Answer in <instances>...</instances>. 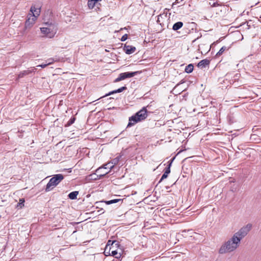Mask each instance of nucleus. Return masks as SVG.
<instances>
[{"instance_id":"f257e3e1","label":"nucleus","mask_w":261,"mask_h":261,"mask_svg":"<svg viewBox=\"0 0 261 261\" xmlns=\"http://www.w3.org/2000/svg\"><path fill=\"white\" fill-rule=\"evenodd\" d=\"M240 242L233 236L231 239L223 243L219 250L220 254H225L234 251L240 245Z\"/></svg>"},{"instance_id":"f03ea898","label":"nucleus","mask_w":261,"mask_h":261,"mask_svg":"<svg viewBox=\"0 0 261 261\" xmlns=\"http://www.w3.org/2000/svg\"><path fill=\"white\" fill-rule=\"evenodd\" d=\"M147 113L146 107H143L142 109L129 118L127 127H131L136 123L144 120L148 116Z\"/></svg>"},{"instance_id":"7ed1b4c3","label":"nucleus","mask_w":261,"mask_h":261,"mask_svg":"<svg viewBox=\"0 0 261 261\" xmlns=\"http://www.w3.org/2000/svg\"><path fill=\"white\" fill-rule=\"evenodd\" d=\"M64 176L61 174L54 175L47 183L45 188L46 192H49L56 187L63 179Z\"/></svg>"},{"instance_id":"20e7f679","label":"nucleus","mask_w":261,"mask_h":261,"mask_svg":"<svg viewBox=\"0 0 261 261\" xmlns=\"http://www.w3.org/2000/svg\"><path fill=\"white\" fill-rule=\"evenodd\" d=\"M252 228V224L248 223L246 225L243 226L239 229L238 231L236 232L233 236L238 239L240 242L243 239L248 232L250 231Z\"/></svg>"},{"instance_id":"39448f33","label":"nucleus","mask_w":261,"mask_h":261,"mask_svg":"<svg viewBox=\"0 0 261 261\" xmlns=\"http://www.w3.org/2000/svg\"><path fill=\"white\" fill-rule=\"evenodd\" d=\"M139 71H135L121 73L119 74L118 77L114 80V82L117 83L125 79L132 77L139 73Z\"/></svg>"},{"instance_id":"423d86ee","label":"nucleus","mask_w":261,"mask_h":261,"mask_svg":"<svg viewBox=\"0 0 261 261\" xmlns=\"http://www.w3.org/2000/svg\"><path fill=\"white\" fill-rule=\"evenodd\" d=\"M45 24L49 30L50 35L54 36L58 30L57 24L55 22L53 23L47 22Z\"/></svg>"},{"instance_id":"0eeeda50","label":"nucleus","mask_w":261,"mask_h":261,"mask_svg":"<svg viewBox=\"0 0 261 261\" xmlns=\"http://www.w3.org/2000/svg\"><path fill=\"white\" fill-rule=\"evenodd\" d=\"M122 250L121 248L117 250H112L111 252H105L106 255L108 254L109 255L114 256L116 258H120L122 255Z\"/></svg>"},{"instance_id":"6e6552de","label":"nucleus","mask_w":261,"mask_h":261,"mask_svg":"<svg viewBox=\"0 0 261 261\" xmlns=\"http://www.w3.org/2000/svg\"><path fill=\"white\" fill-rule=\"evenodd\" d=\"M109 173V172H106L103 173L101 174H96L93 173L91 174L88 176L87 178L89 180H96L102 178L103 177H104L106 174H107Z\"/></svg>"},{"instance_id":"1a4fd4ad","label":"nucleus","mask_w":261,"mask_h":261,"mask_svg":"<svg viewBox=\"0 0 261 261\" xmlns=\"http://www.w3.org/2000/svg\"><path fill=\"white\" fill-rule=\"evenodd\" d=\"M36 19L34 17H32V18H29L25 21L24 31H25L27 29H30L34 24Z\"/></svg>"},{"instance_id":"9d476101","label":"nucleus","mask_w":261,"mask_h":261,"mask_svg":"<svg viewBox=\"0 0 261 261\" xmlns=\"http://www.w3.org/2000/svg\"><path fill=\"white\" fill-rule=\"evenodd\" d=\"M123 50L125 54L127 55H130L136 51V48L134 46L130 45H126L125 44L123 47Z\"/></svg>"},{"instance_id":"9b49d317","label":"nucleus","mask_w":261,"mask_h":261,"mask_svg":"<svg viewBox=\"0 0 261 261\" xmlns=\"http://www.w3.org/2000/svg\"><path fill=\"white\" fill-rule=\"evenodd\" d=\"M31 12L33 13L32 17L36 19L37 17L40 13V7L36 8L35 6H32L30 9Z\"/></svg>"},{"instance_id":"f8f14e48","label":"nucleus","mask_w":261,"mask_h":261,"mask_svg":"<svg viewBox=\"0 0 261 261\" xmlns=\"http://www.w3.org/2000/svg\"><path fill=\"white\" fill-rule=\"evenodd\" d=\"M126 89H127V87L126 86H123V87H121L120 88H118L117 90H115L110 91V92H109L108 93L106 94L103 96L101 97V98H103V97H107V96H109V95H111L115 94V93L122 92V91H123L124 90H125Z\"/></svg>"},{"instance_id":"ddd939ff","label":"nucleus","mask_w":261,"mask_h":261,"mask_svg":"<svg viewBox=\"0 0 261 261\" xmlns=\"http://www.w3.org/2000/svg\"><path fill=\"white\" fill-rule=\"evenodd\" d=\"M210 63V61L208 59H204L200 61L197 64V66L200 68H203L208 66Z\"/></svg>"},{"instance_id":"4468645a","label":"nucleus","mask_w":261,"mask_h":261,"mask_svg":"<svg viewBox=\"0 0 261 261\" xmlns=\"http://www.w3.org/2000/svg\"><path fill=\"white\" fill-rule=\"evenodd\" d=\"M36 70L35 68L33 69L32 70H24L22 72H21L18 75V77L19 79L22 78L24 77V76L27 75H29L30 73H31L32 72H34Z\"/></svg>"},{"instance_id":"2eb2a0df","label":"nucleus","mask_w":261,"mask_h":261,"mask_svg":"<svg viewBox=\"0 0 261 261\" xmlns=\"http://www.w3.org/2000/svg\"><path fill=\"white\" fill-rule=\"evenodd\" d=\"M170 171L171 170L169 167H166L164 172L162 175L160 181H159V183H160L162 180L166 179L168 177V174L170 173Z\"/></svg>"},{"instance_id":"dca6fc26","label":"nucleus","mask_w":261,"mask_h":261,"mask_svg":"<svg viewBox=\"0 0 261 261\" xmlns=\"http://www.w3.org/2000/svg\"><path fill=\"white\" fill-rule=\"evenodd\" d=\"M40 30H41V33L44 34V35H45V36L47 37L51 38L54 37V36L50 35L49 30L48 28H47V27L41 28Z\"/></svg>"},{"instance_id":"f3484780","label":"nucleus","mask_w":261,"mask_h":261,"mask_svg":"<svg viewBox=\"0 0 261 261\" xmlns=\"http://www.w3.org/2000/svg\"><path fill=\"white\" fill-rule=\"evenodd\" d=\"M182 26L183 23L181 21H178L173 24L172 29L174 31H177L181 28Z\"/></svg>"},{"instance_id":"a211bd4d","label":"nucleus","mask_w":261,"mask_h":261,"mask_svg":"<svg viewBox=\"0 0 261 261\" xmlns=\"http://www.w3.org/2000/svg\"><path fill=\"white\" fill-rule=\"evenodd\" d=\"M230 47L223 46H222L219 51L216 54V57H219L221 56L225 50H228L229 49Z\"/></svg>"},{"instance_id":"6ab92c4d","label":"nucleus","mask_w":261,"mask_h":261,"mask_svg":"<svg viewBox=\"0 0 261 261\" xmlns=\"http://www.w3.org/2000/svg\"><path fill=\"white\" fill-rule=\"evenodd\" d=\"M78 194L79 191H73L68 194V197L71 200L76 199Z\"/></svg>"},{"instance_id":"aec40b11","label":"nucleus","mask_w":261,"mask_h":261,"mask_svg":"<svg viewBox=\"0 0 261 261\" xmlns=\"http://www.w3.org/2000/svg\"><path fill=\"white\" fill-rule=\"evenodd\" d=\"M194 66L192 64H190L185 68V71L186 73H190L193 71Z\"/></svg>"},{"instance_id":"412c9836","label":"nucleus","mask_w":261,"mask_h":261,"mask_svg":"<svg viewBox=\"0 0 261 261\" xmlns=\"http://www.w3.org/2000/svg\"><path fill=\"white\" fill-rule=\"evenodd\" d=\"M114 167V165H110V163L108 164H106L105 165H104V166L102 167V168H98L96 170V173H99L100 172V170H101L102 169H108V168H110V169H112V168H113Z\"/></svg>"},{"instance_id":"4be33fe9","label":"nucleus","mask_w":261,"mask_h":261,"mask_svg":"<svg viewBox=\"0 0 261 261\" xmlns=\"http://www.w3.org/2000/svg\"><path fill=\"white\" fill-rule=\"evenodd\" d=\"M121 201H122V200L120 199H114L106 201H105V202L107 204H111L117 203V202Z\"/></svg>"},{"instance_id":"5701e85b","label":"nucleus","mask_w":261,"mask_h":261,"mask_svg":"<svg viewBox=\"0 0 261 261\" xmlns=\"http://www.w3.org/2000/svg\"><path fill=\"white\" fill-rule=\"evenodd\" d=\"M113 243H115L114 240H109L108 241L107 245L105 247V252H107V251L108 250V248L111 246H113Z\"/></svg>"},{"instance_id":"b1692460","label":"nucleus","mask_w":261,"mask_h":261,"mask_svg":"<svg viewBox=\"0 0 261 261\" xmlns=\"http://www.w3.org/2000/svg\"><path fill=\"white\" fill-rule=\"evenodd\" d=\"M75 118L74 117H72L69 121L67 122V123L65 125V127H68L72 125L75 121Z\"/></svg>"},{"instance_id":"393cba45","label":"nucleus","mask_w":261,"mask_h":261,"mask_svg":"<svg viewBox=\"0 0 261 261\" xmlns=\"http://www.w3.org/2000/svg\"><path fill=\"white\" fill-rule=\"evenodd\" d=\"M96 2L93 0H89L88 2V6L90 9H92L95 6Z\"/></svg>"},{"instance_id":"a878e982","label":"nucleus","mask_w":261,"mask_h":261,"mask_svg":"<svg viewBox=\"0 0 261 261\" xmlns=\"http://www.w3.org/2000/svg\"><path fill=\"white\" fill-rule=\"evenodd\" d=\"M48 61H49L48 62H47L45 64H42L38 65L37 67H41V68H44L46 67L48 65L50 64L53 62L51 59H49Z\"/></svg>"},{"instance_id":"bb28decb","label":"nucleus","mask_w":261,"mask_h":261,"mask_svg":"<svg viewBox=\"0 0 261 261\" xmlns=\"http://www.w3.org/2000/svg\"><path fill=\"white\" fill-rule=\"evenodd\" d=\"M25 202L24 198H21L19 199V202L17 204V207L19 206L20 208H21L22 206H24V203Z\"/></svg>"},{"instance_id":"cd10ccee","label":"nucleus","mask_w":261,"mask_h":261,"mask_svg":"<svg viewBox=\"0 0 261 261\" xmlns=\"http://www.w3.org/2000/svg\"><path fill=\"white\" fill-rule=\"evenodd\" d=\"M120 158H121V156H118V157L113 159L112 160V164L115 165V164H117Z\"/></svg>"},{"instance_id":"c85d7f7f","label":"nucleus","mask_w":261,"mask_h":261,"mask_svg":"<svg viewBox=\"0 0 261 261\" xmlns=\"http://www.w3.org/2000/svg\"><path fill=\"white\" fill-rule=\"evenodd\" d=\"M115 243H113L112 247H115V248H117L119 247V242L117 241L114 240Z\"/></svg>"},{"instance_id":"c756f323","label":"nucleus","mask_w":261,"mask_h":261,"mask_svg":"<svg viewBox=\"0 0 261 261\" xmlns=\"http://www.w3.org/2000/svg\"><path fill=\"white\" fill-rule=\"evenodd\" d=\"M127 34H124V35H123L121 38V41H125L127 39Z\"/></svg>"},{"instance_id":"7c9ffc66","label":"nucleus","mask_w":261,"mask_h":261,"mask_svg":"<svg viewBox=\"0 0 261 261\" xmlns=\"http://www.w3.org/2000/svg\"><path fill=\"white\" fill-rule=\"evenodd\" d=\"M174 158H173V159H172L171 160H170L168 162V165L166 167H169V168L170 169L171 168V165H172V162L174 160Z\"/></svg>"},{"instance_id":"2f4dec72","label":"nucleus","mask_w":261,"mask_h":261,"mask_svg":"<svg viewBox=\"0 0 261 261\" xmlns=\"http://www.w3.org/2000/svg\"><path fill=\"white\" fill-rule=\"evenodd\" d=\"M116 248L115 247H112V246H111L108 248V250L107 252H111L112 250H116Z\"/></svg>"},{"instance_id":"473e14b6","label":"nucleus","mask_w":261,"mask_h":261,"mask_svg":"<svg viewBox=\"0 0 261 261\" xmlns=\"http://www.w3.org/2000/svg\"><path fill=\"white\" fill-rule=\"evenodd\" d=\"M179 3V1L178 0H176L173 4H172V7L173 8V6L174 5H176V4H178Z\"/></svg>"},{"instance_id":"72a5a7b5","label":"nucleus","mask_w":261,"mask_h":261,"mask_svg":"<svg viewBox=\"0 0 261 261\" xmlns=\"http://www.w3.org/2000/svg\"><path fill=\"white\" fill-rule=\"evenodd\" d=\"M165 15V16H167V13H166L165 14V13H163V14H160V15H159V16H158V21H157L158 22H159V17H162V16H163V15Z\"/></svg>"},{"instance_id":"f704fd0d","label":"nucleus","mask_w":261,"mask_h":261,"mask_svg":"<svg viewBox=\"0 0 261 261\" xmlns=\"http://www.w3.org/2000/svg\"><path fill=\"white\" fill-rule=\"evenodd\" d=\"M218 6H219V4L217 3H214L213 5H212V6L214 7H217Z\"/></svg>"},{"instance_id":"c9c22d12","label":"nucleus","mask_w":261,"mask_h":261,"mask_svg":"<svg viewBox=\"0 0 261 261\" xmlns=\"http://www.w3.org/2000/svg\"><path fill=\"white\" fill-rule=\"evenodd\" d=\"M183 83H184V82H182V81H181L178 84H177L176 86H178V85H179L181 84H182Z\"/></svg>"},{"instance_id":"e433bc0d","label":"nucleus","mask_w":261,"mask_h":261,"mask_svg":"<svg viewBox=\"0 0 261 261\" xmlns=\"http://www.w3.org/2000/svg\"><path fill=\"white\" fill-rule=\"evenodd\" d=\"M100 171H101V170H100ZM105 172H104V173H105ZM98 173V174H99H99H101V173L102 174V173H103V171H101V172H99V173Z\"/></svg>"},{"instance_id":"4c0bfd02","label":"nucleus","mask_w":261,"mask_h":261,"mask_svg":"<svg viewBox=\"0 0 261 261\" xmlns=\"http://www.w3.org/2000/svg\"><path fill=\"white\" fill-rule=\"evenodd\" d=\"M93 1L96 2H98L99 1H101V0H93Z\"/></svg>"},{"instance_id":"58836bf2","label":"nucleus","mask_w":261,"mask_h":261,"mask_svg":"<svg viewBox=\"0 0 261 261\" xmlns=\"http://www.w3.org/2000/svg\"><path fill=\"white\" fill-rule=\"evenodd\" d=\"M169 188V187H166V189H168Z\"/></svg>"},{"instance_id":"ea45409f","label":"nucleus","mask_w":261,"mask_h":261,"mask_svg":"<svg viewBox=\"0 0 261 261\" xmlns=\"http://www.w3.org/2000/svg\"><path fill=\"white\" fill-rule=\"evenodd\" d=\"M122 29H126V28H123V29H122H122H121V30H122Z\"/></svg>"}]
</instances>
